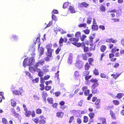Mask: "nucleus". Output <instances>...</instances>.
<instances>
[{"mask_svg": "<svg viewBox=\"0 0 124 124\" xmlns=\"http://www.w3.org/2000/svg\"><path fill=\"white\" fill-rule=\"evenodd\" d=\"M35 60L32 58H31L29 59H28L27 58H25L24 60L23 65L24 67H25L27 65L31 66L33 64V62H34Z\"/></svg>", "mask_w": 124, "mask_h": 124, "instance_id": "nucleus-1", "label": "nucleus"}, {"mask_svg": "<svg viewBox=\"0 0 124 124\" xmlns=\"http://www.w3.org/2000/svg\"><path fill=\"white\" fill-rule=\"evenodd\" d=\"M54 51V49L47 50V52L46 53V55L47 56L44 59L45 61H48L50 60H52L53 59L52 54Z\"/></svg>", "mask_w": 124, "mask_h": 124, "instance_id": "nucleus-2", "label": "nucleus"}, {"mask_svg": "<svg viewBox=\"0 0 124 124\" xmlns=\"http://www.w3.org/2000/svg\"><path fill=\"white\" fill-rule=\"evenodd\" d=\"M25 115L26 117H29L31 115L32 117H33L35 116L36 114L35 111L34 110L32 111V112L31 111L28 110L27 108L24 109Z\"/></svg>", "mask_w": 124, "mask_h": 124, "instance_id": "nucleus-3", "label": "nucleus"}, {"mask_svg": "<svg viewBox=\"0 0 124 124\" xmlns=\"http://www.w3.org/2000/svg\"><path fill=\"white\" fill-rule=\"evenodd\" d=\"M96 101L95 103V104L96 106V108H100V103L101 101L99 99H97V98L96 97H93L92 101L94 102Z\"/></svg>", "mask_w": 124, "mask_h": 124, "instance_id": "nucleus-4", "label": "nucleus"}, {"mask_svg": "<svg viewBox=\"0 0 124 124\" xmlns=\"http://www.w3.org/2000/svg\"><path fill=\"white\" fill-rule=\"evenodd\" d=\"M40 65L37 62L34 66L33 67H29V70L31 72H35L37 69H40L38 68Z\"/></svg>", "mask_w": 124, "mask_h": 124, "instance_id": "nucleus-5", "label": "nucleus"}, {"mask_svg": "<svg viewBox=\"0 0 124 124\" xmlns=\"http://www.w3.org/2000/svg\"><path fill=\"white\" fill-rule=\"evenodd\" d=\"M90 92V90L89 89L87 90L84 92V94L85 96H88L87 98V99L88 100H90L91 97L93 96L92 94V93L89 94Z\"/></svg>", "mask_w": 124, "mask_h": 124, "instance_id": "nucleus-6", "label": "nucleus"}, {"mask_svg": "<svg viewBox=\"0 0 124 124\" xmlns=\"http://www.w3.org/2000/svg\"><path fill=\"white\" fill-rule=\"evenodd\" d=\"M19 90H15L13 91V92L14 94L16 95H21L23 92L22 88L20 87L19 89Z\"/></svg>", "mask_w": 124, "mask_h": 124, "instance_id": "nucleus-7", "label": "nucleus"}, {"mask_svg": "<svg viewBox=\"0 0 124 124\" xmlns=\"http://www.w3.org/2000/svg\"><path fill=\"white\" fill-rule=\"evenodd\" d=\"M75 65L76 67L79 69H81L83 66V63L79 60L77 61Z\"/></svg>", "mask_w": 124, "mask_h": 124, "instance_id": "nucleus-8", "label": "nucleus"}, {"mask_svg": "<svg viewBox=\"0 0 124 124\" xmlns=\"http://www.w3.org/2000/svg\"><path fill=\"white\" fill-rule=\"evenodd\" d=\"M67 39L66 38L63 39L62 37H61L59 41V46H62L63 45L62 44L64 42L66 43L67 41Z\"/></svg>", "mask_w": 124, "mask_h": 124, "instance_id": "nucleus-9", "label": "nucleus"}, {"mask_svg": "<svg viewBox=\"0 0 124 124\" xmlns=\"http://www.w3.org/2000/svg\"><path fill=\"white\" fill-rule=\"evenodd\" d=\"M69 40L70 42L74 45L79 40L78 39L75 38H71L69 39Z\"/></svg>", "mask_w": 124, "mask_h": 124, "instance_id": "nucleus-10", "label": "nucleus"}, {"mask_svg": "<svg viewBox=\"0 0 124 124\" xmlns=\"http://www.w3.org/2000/svg\"><path fill=\"white\" fill-rule=\"evenodd\" d=\"M40 44H39L38 45V50L39 52L40 55L41 56L44 53V48L43 47H40Z\"/></svg>", "mask_w": 124, "mask_h": 124, "instance_id": "nucleus-11", "label": "nucleus"}, {"mask_svg": "<svg viewBox=\"0 0 124 124\" xmlns=\"http://www.w3.org/2000/svg\"><path fill=\"white\" fill-rule=\"evenodd\" d=\"M117 12V10L116 9H112L111 10H109L107 11L108 13H111L110 14V16H111V17L112 18L113 17H114L115 16V14L113 13H116Z\"/></svg>", "mask_w": 124, "mask_h": 124, "instance_id": "nucleus-12", "label": "nucleus"}, {"mask_svg": "<svg viewBox=\"0 0 124 124\" xmlns=\"http://www.w3.org/2000/svg\"><path fill=\"white\" fill-rule=\"evenodd\" d=\"M114 53H111L109 54V58L111 59L110 61L112 62H114L116 60V58H113L114 56Z\"/></svg>", "mask_w": 124, "mask_h": 124, "instance_id": "nucleus-13", "label": "nucleus"}, {"mask_svg": "<svg viewBox=\"0 0 124 124\" xmlns=\"http://www.w3.org/2000/svg\"><path fill=\"white\" fill-rule=\"evenodd\" d=\"M107 43H116L117 41L116 40L112 38L107 39H106L105 41Z\"/></svg>", "mask_w": 124, "mask_h": 124, "instance_id": "nucleus-14", "label": "nucleus"}, {"mask_svg": "<svg viewBox=\"0 0 124 124\" xmlns=\"http://www.w3.org/2000/svg\"><path fill=\"white\" fill-rule=\"evenodd\" d=\"M95 35V33H93L92 34H91V36H89V41L92 44L93 43V39L94 38V36Z\"/></svg>", "mask_w": 124, "mask_h": 124, "instance_id": "nucleus-15", "label": "nucleus"}, {"mask_svg": "<svg viewBox=\"0 0 124 124\" xmlns=\"http://www.w3.org/2000/svg\"><path fill=\"white\" fill-rule=\"evenodd\" d=\"M110 114L111 115V118L114 120H116V117L115 116V115L112 110H110L109 111Z\"/></svg>", "mask_w": 124, "mask_h": 124, "instance_id": "nucleus-16", "label": "nucleus"}, {"mask_svg": "<svg viewBox=\"0 0 124 124\" xmlns=\"http://www.w3.org/2000/svg\"><path fill=\"white\" fill-rule=\"evenodd\" d=\"M99 120L101 122L102 124H107L106 118L103 117H100Z\"/></svg>", "mask_w": 124, "mask_h": 124, "instance_id": "nucleus-17", "label": "nucleus"}, {"mask_svg": "<svg viewBox=\"0 0 124 124\" xmlns=\"http://www.w3.org/2000/svg\"><path fill=\"white\" fill-rule=\"evenodd\" d=\"M47 96V94L44 91L42 93V97L44 101H46V97Z\"/></svg>", "mask_w": 124, "mask_h": 124, "instance_id": "nucleus-18", "label": "nucleus"}, {"mask_svg": "<svg viewBox=\"0 0 124 124\" xmlns=\"http://www.w3.org/2000/svg\"><path fill=\"white\" fill-rule=\"evenodd\" d=\"M74 78H79L80 76V74L78 71H75L74 73Z\"/></svg>", "mask_w": 124, "mask_h": 124, "instance_id": "nucleus-19", "label": "nucleus"}, {"mask_svg": "<svg viewBox=\"0 0 124 124\" xmlns=\"http://www.w3.org/2000/svg\"><path fill=\"white\" fill-rule=\"evenodd\" d=\"M35 71L37 72L38 73V75L41 77L43 76V72L41 71L40 69H37L36 71Z\"/></svg>", "mask_w": 124, "mask_h": 124, "instance_id": "nucleus-20", "label": "nucleus"}, {"mask_svg": "<svg viewBox=\"0 0 124 124\" xmlns=\"http://www.w3.org/2000/svg\"><path fill=\"white\" fill-rule=\"evenodd\" d=\"M107 47L106 46L104 45H101L100 47V50L101 51L103 52L105 51Z\"/></svg>", "mask_w": 124, "mask_h": 124, "instance_id": "nucleus-21", "label": "nucleus"}, {"mask_svg": "<svg viewBox=\"0 0 124 124\" xmlns=\"http://www.w3.org/2000/svg\"><path fill=\"white\" fill-rule=\"evenodd\" d=\"M47 101L49 104L52 105L53 103L54 100L52 98H48L47 99Z\"/></svg>", "mask_w": 124, "mask_h": 124, "instance_id": "nucleus-22", "label": "nucleus"}, {"mask_svg": "<svg viewBox=\"0 0 124 124\" xmlns=\"http://www.w3.org/2000/svg\"><path fill=\"white\" fill-rule=\"evenodd\" d=\"M64 115L62 112H58L56 113V116L59 118H62Z\"/></svg>", "mask_w": 124, "mask_h": 124, "instance_id": "nucleus-23", "label": "nucleus"}, {"mask_svg": "<svg viewBox=\"0 0 124 124\" xmlns=\"http://www.w3.org/2000/svg\"><path fill=\"white\" fill-rule=\"evenodd\" d=\"M81 4L82 6L85 8H87L89 6V4L85 2H81Z\"/></svg>", "mask_w": 124, "mask_h": 124, "instance_id": "nucleus-24", "label": "nucleus"}, {"mask_svg": "<svg viewBox=\"0 0 124 124\" xmlns=\"http://www.w3.org/2000/svg\"><path fill=\"white\" fill-rule=\"evenodd\" d=\"M52 44L51 43H48L46 45V48L47 50L53 49H51V48L52 47Z\"/></svg>", "mask_w": 124, "mask_h": 124, "instance_id": "nucleus-25", "label": "nucleus"}, {"mask_svg": "<svg viewBox=\"0 0 124 124\" xmlns=\"http://www.w3.org/2000/svg\"><path fill=\"white\" fill-rule=\"evenodd\" d=\"M119 51V49L117 48L116 47H115L111 49V52L112 53H115L116 52H118Z\"/></svg>", "mask_w": 124, "mask_h": 124, "instance_id": "nucleus-26", "label": "nucleus"}, {"mask_svg": "<svg viewBox=\"0 0 124 124\" xmlns=\"http://www.w3.org/2000/svg\"><path fill=\"white\" fill-rule=\"evenodd\" d=\"M75 118L73 116H71L69 118L68 122L69 124H71L72 122L74 123Z\"/></svg>", "mask_w": 124, "mask_h": 124, "instance_id": "nucleus-27", "label": "nucleus"}, {"mask_svg": "<svg viewBox=\"0 0 124 124\" xmlns=\"http://www.w3.org/2000/svg\"><path fill=\"white\" fill-rule=\"evenodd\" d=\"M11 39L12 41H17L18 39L17 37L15 35H13L11 37Z\"/></svg>", "mask_w": 124, "mask_h": 124, "instance_id": "nucleus-28", "label": "nucleus"}, {"mask_svg": "<svg viewBox=\"0 0 124 124\" xmlns=\"http://www.w3.org/2000/svg\"><path fill=\"white\" fill-rule=\"evenodd\" d=\"M92 29L93 30V31H97L98 29V25H92Z\"/></svg>", "mask_w": 124, "mask_h": 124, "instance_id": "nucleus-29", "label": "nucleus"}, {"mask_svg": "<svg viewBox=\"0 0 124 124\" xmlns=\"http://www.w3.org/2000/svg\"><path fill=\"white\" fill-rule=\"evenodd\" d=\"M88 115L90 119L93 118L95 116V114L93 112H90L89 113Z\"/></svg>", "mask_w": 124, "mask_h": 124, "instance_id": "nucleus-30", "label": "nucleus"}, {"mask_svg": "<svg viewBox=\"0 0 124 124\" xmlns=\"http://www.w3.org/2000/svg\"><path fill=\"white\" fill-rule=\"evenodd\" d=\"M99 9L102 12H105L106 10L105 7L102 5L100 6Z\"/></svg>", "mask_w": 124, "mask_h": 124, "instance_id": "nucleus-31", "label": "nucleus"}, {"mask_svg": "<svg viewBox=\"0 0 124 124\" xmlns=\"http://www.w3.org/2000/svg\"><path fill=\"white\" fill-rule=\"evenodd\" d=\"M11 105L14 107H15L16 104V102L13 99H12L11 100Z\"/></svg>", "mask_w": 124, "mask_h": 124, "instance_id": "nucleus-32", "label": "nucleus"}, {"mask_svg": "<svg viewBox=\"0 0 124 124\" xmlns=\"http://www.w3.org/2000/svg\"><path fill=\"white\" fill-rule=\"evenodd\" d=\"M81 33L80 31H78L76 32L75 36L76 38H78L79 39V38L81 37Z\"/></svg>", "mask_w": 124, "mask_h": 124, "instance_id": "nucleus-33", "label": "nucleus"}, {"mask_svg": "<svg viewBox=\"0 0 124 124\" xmlns=\"http://www.w3.org/2000/svg\"><path fill=\"white\" fill-rule=\"evenodd\" d=\"M69 9L71 13H75V12L74 7L71 6H70L69 7Z\"/></svg>", "mask_w": 124, "mask_h": 124, "instance_id": "nucleus-34", "label": "nucleus"}, {"mask_svg": "<svg viewBox=\"0 0 124 124\" xmlns=\"http://www.w3.org/2000/svg\"><path fill=\"white\" fill-rule=\"evenodd\" d=\"M92 93L94 94L97 93L98 92V90L96 88H92Z\"/></svg>", "mask_w": 124, "mask_h": 124, "instance_id": "nucleus-35", "label": "nucleus"}, {"mask_svg": "<svg viewBox=\"0 0 124 124\" xmlns=\"http://www.w3.org/2000/svg\"><path fill=\"white\" fill-rule=\"evenodd\" d=\"M89 64L88 62H86L85 66V69L86 70H88L90 68Z\"/></svg>", "mask_w": 124, "mask_h": 124, "instance_id": "nucleus-36", "label": "nucleus"}, {"mask_svg": "<svg viewBox=\"0 0 124 124\" xmlns=\"http://www.w3.org/2000/svg\"><path fill=\"white\" fill-rule=\"evenodd\" d=\"M124 95V94L123 93H118L117 94L116 97L117 98L120 99Z\"/></svg>", "mask_w": 124, "mask_h": 124, "instance_id": "nucleus-37", "label": "nucleus"}, {"mask_svg": "<svg viewBox=\"0 0 124 124\" xmlns=\"http://www.w3.org/2000/svg\"><path fill=\"white\" fill-rule=\"evenodd\" d=\"M81 57L83 60L85 61H86L87 60V57L86 54H82L81 56Z\"/></svg>", "mask_w": 124, "mask_h": 124, "instance_id": "nucleus-38", "label": "nucleus"}, {"mask_svg": "<svg viewBox=\"0 0 124 124\" xmlns=\"http://www.w3.org/2000/svg\"><path fill=\"white\" fill-rule=\"evenodd\" d=\"M99 85L98 83H96L93 84L92 86V88H96Z\"/></svg>", "mask_w": 124, "mask_h": 124, "instance_id": "nucleus-39", "label": "nucleus"}, {"mask_svg": "<svg viewBox=\"0 0 124 124\" xmlns=\"http://www.w3.org/2000/svg\"><path fill=\"white\" fill-rule=\"evenodd\" d=\"M92 18L91 16H89L87 19L86 23H87L89 24H90L92 22Z\"/></svg>", "mask_w": 124, "mask_h": 124, "instance_id": "nucleus-40", "label": "nucleus"}, {"mask_svg": "<svg viewBox=\"0 0 124 124\" xmlns=\"http://www.w3.org/2000/svg\"><path fill=\"white\" fill-rule=\"evenodd\" d=\"M112 102L113 104L116 105H118L120 104L119 101L117 100H113Z\"/></svg>", "mask_w": 124, "mask_h": 124, "instance_id": "nucleus-41", "label": "nucleus"}, {"mask_svg": "<svg viewBox=\"0 0 124 124\" xmlns=\"http://www.w3.org/2000/svg\"><path fill=\"white\" fill-rule=\"evenodd\" d=\"M100 76L102 78H106L107 79H108L109 78V77L107 76L104 73H101Z\"/></svg>", "mask_w": 124, "mask_h": 124, "instance_id": "nucleus-42", "label": "nucleus"}, {"mask_svg": "<svg viewBox=\"0 0 124 124\" xmlns=\"http://www.w3.org/2000/svg\"><path fill=\"white\" fill-rule=\"evenodd\" d=\"M69 5V2H66L64 3L63 6V8H65L68 7Z\"/></svg>", "mask_w": 124, "mask_h": 124, "instance_id": "nucleus-43", "label": "nucleus"}, {"mask_svg": "<svg viewBox=\"0 0 124 124\" xmlns=\"http://www.w3.org/2000/svg\"><path fill=\"white\" fill-rule=\"evenodd\" d=\"M68 62L69 64H71L72 62V58L71 56H69L68 59Z\"/></svg>", "mask_w": 124, "mask_h": 124, "instance_id": "nucleus-44", "label": "nucleus"}, {"mask_svg": "<svg viewBox=\"0 0 124 124\" xmlns=\"http://www.w3.org/2000/svg\"><path fill=\"white\" fill-rule=\"evenodd\" d=\"M83 122L86 123L88 121V117L86 116H83Z\"/></svg>", "mask_w": 124, "mask_h": 124, "instance_id": "nucleus-45", "label": "nucleus"}, {"mask_svg": "<svg viewBox=\"0 0 124 124\" xmlns=\"http://www.w3.org/2000/svg\"><path fill=\"white\" fill-rule=\"evenodd\" d=\"M88 61L89 64L91 65H92V63L93 62L94 60L92 58H89L88 59Z\"/></svg>", "mask_w": 124, "mask_h": 124, "instance_id": "nucleus-46", "label": "nucleus"}, {"mask_svg": "<svg viewBox=\"0 0 124 124\" xmlns=\"http://www.w3.org/2000/svg\"><path fill=\"white\" fill-rule=\"evenodd\" d=\"M45 61L44 59H42L38 62L40 65L42 66L44 63Z\"/></svg>", "mask_w": 124, "mask_h": 124, "instance_id": "nucleus-47", "label": "nucleus"}, {"mask_svg": "<svg viewBox=\"0 0 124 124\" xmlns=\"http://www.w3.org/2000/svg\"><path fill=\"white\" fill-rule=\"evenodd\" d=\"M30 50H33L31 54V55L32 57H34V56L35 55V49L34 48L32 47L31 48Z\"/></svg>", "mask_w": 124, "mask_h": 124, "instance_id": "nucleus-48", "label": "nucleus"}, {"mask_svg": "<svg viewBox=\"0 0 124 124\" xmlns=\"http://www.w3.org/2000/svg\"><path fill=\"white\" fill-rule=\"evenodd\" d=\"M36 113L38 114H40L42 113V110L39 108L37 109L36 110Z\"/></svg>", "mask_w": 124, "mask_h": 124, "instance_id": "nucleus-49", "label": "nucleus"}, {"mask_svg": "<svg viewBox=\"0 0 124 124\" xmlns=\"http://www.w3.org/2000/svg\"><path fill=\"white\" fill-rule=\"evenodd\" d=\"M49 67V66L48 65H46L44 66L42 68V69L43 70L45 71L46 72H47L48 71V70L47 69H46L45 68H47Z\"/></svg>", "mask_w": 124, "mask_h": 124, "instance_id": "nucleus-50", "label": "nucleus"}, {"mask_svg": "<svg viewBox=\"0 0 124 124\" xmlns=\"http://www.w3.org/2000/svg\"><path fill=\"white\" fill-rule=\"evenodd\" d=\"M86 23H83L82 24H80L78 25V26L79 27H83L85 28L86 27Z\"/></svg>", "mask_w": 124, "mask_h": 124, "instance_id": "nucleus-51", "label": "nucleus"}, {"mask_svg": "<svg viewBox=\"0 0 124 124\" xmlns=\"http://www.w3.org/2000/svg\"><path fill=\"white\" fill-rule=\"evenodd\" d=\"M90 81L92 83H98V80L96 78H92L90 80Z\"/></svg>", "mask_w": 124, "mask_h": 124, "instance_id": "nucleus-52", "label": "nucleus"}, {"mask_svg": "<svg viewBox=\"0 0 124 124\" xmlns=\"http://www.w3.org/2000/svg\"><path fill=\"white\" fill-rule=\"evenodd\" d=\"M84 33L86 34H88L90 32V31L88 29H86L83 31Z\"/></svg>", "mask_w": 124, "mask_h": 124, "instance_id": "nucleus-53", "label": "nucleus"}, {"mask_svg": "<svg viewBox=\"0 0 124 124\" xmlns=\"http://www.w3.org/2000/svg\"><path fill=\"white\" fill-rule=\"evenodd\" d=\"M61 50V48L60 47H58L55 51V53L56 54H58L60 51Z\"/></svg>", "mask_w": 124, "mask_h": 124, "instance_id": "nucleus-54", "label": "nucleus"}, {"mask_svg": "<svg viewBox=\"0 0 124 124\" xmlns=\"http://www.w3.org/2000/svg\"><path fill=\"white\" fill-rule=\"evenodd\" d=\"M32 120L36 124H38L39 122V119L38 117L33 118Z\"/></svg>", "mask_w": 124, "mask_h": 124, "instance_id": "nucleus-55", "label": "nucleus"}, {"mask_svg": "<svg viewBox=\"0 0 124 124\" xmlns=\"http://www.w3.org/2000/svg\"><path fill=\"white\" fill-rule=\"evenodd\" d=\"M113 66L114 68H116L119 66V64L118 63L116 62L115 63L114 65H113Z\"/></svg>", "mask_w": 124, "mask_h": 124, "instance_id": "nucleus-56", "label": "nucleus"}, {"mask_svg": "<svg viewBox=\"0 0 124 124\" xmlns=\"http://www.w3.org/2000/svg\"><path fill=\"white\" fill-rule=\"evenodd\" d=\"M93 74L95 75H98L99 74L98 70L95 69L93 71Z\"/></svg>", "mask_w": 124, "mask_h": 124, "instance_id": "nucleus-57", "label": "nucleus"}, {"mask_svg": "<svg viewBox=\"0 0 124 124\" xmlns=\"http://www.w3.org/2000/svg\"><path fill=\"white\" fill-rule=\"evenodd\" d=\"M87 37L86 36L85 34H83L82 36L80 38V39L82 41H83Z\"/></svg>", "mask_w": 124, "mask_h": 124, "instance_id": "nucleus-58", "label": "nucleus"}, {"mask_svg": "<svg viewBox=\"0 0 124 124\" xmlns=\"http://www.w3.org/2000/svg\"><path fill=\"white\" fill-rule=\"evenodd\" d=\"M77 122L78 124H80L82 123L81 119L79 118H78L76 119Z\"/></svg>", "mask_w": 124, "mask_h": 124, "instance_id": "nucleus-59", "label": "nucleus"}, {"mask_svg": "<svg viewBox=\"0 0 124 124\" xmlns=\"http://www.w3.org/2000/svg\"><path fill=\"white\" fill-rule=\"evenodd\" d=\"M111 20L113 21L114 22H118L120 20L119 19L116 18H112L111 19Z\"/></svg>", "mask_w": 124, "mask_h": 124, "instance_id": "nucleus-60", "label": "nucleus"}, {"mask_svg": "<svg viewBox=\"0 0 124 124\" xmlns=\"http://www.w3.org/2000/svg\"><path fill=\"white\" fill-rule=\"evenodd\" d=\"M2 122L3 124H6L8 123L7 119L5 118H3L2 119Z\"/></svg>", "mask_w": 124, "mask_h": 124, "instance_id": "nucleus-61", "label": "nucleus"}, {"mask_svg": "<svg viewBox=\"0 0 124 124\" xmlns=\"http://www.w3.org/2000/svg\"><path fill=\"white\" fill-rule=\"evenodd\" d=\"M52 20H54L55 21H57V18L56 16H55L54 15H52Z\"/></svg>", "mask_w": 124, "mask_h": 124, "instance_id": "nucleus-62", "label": "nucleus"}, {"mask_svg": "<svg viewBox=\"0 0 124 124\" xmlns=\"http://www.w3.org/2000/svg\"><path fill=\"white\" fill-rule=\"evenodd\" d=\"M39 124H45L46 121L44 119H40L39 121Z\"/></svg>", "mask_w": 124, "mask_h": 124, "instance_id": "nucleus-63", "label": "nucleus"}, {"mask_svg": "<svg viewBox=\"0 0 124 124\" xmlns=\"http://www.w3.org/2000/svg\"><path fill=\"white\" fill-rule=\"evenodd\" d=\"M25 73L26 75L27 76H28L30 78H32V77H31V74L28 71H25Z\"/></svg>", "mask_w": 124, "mask_h": 124, "instance_id": "nucleus-64", "label": "nucleus"}]
</instances>
